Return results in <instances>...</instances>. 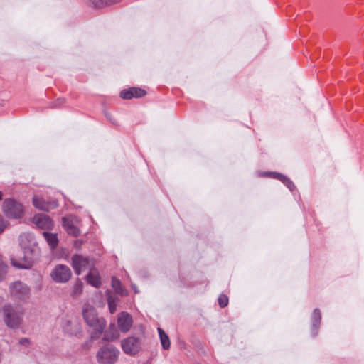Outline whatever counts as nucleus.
<instances>
[{
	"mask_svg": "<svg viewBox=\"0 0 364 364\" xmlns=\"http://www.w3.org/2000/svg\"><path fill=\"white\" fill-rule=\"evenodd\" d=\"M112 287L116 293L120 295H123L124 294L125 289L122 285L120 280L114 277L112 278Z\"/></svg>",
	"mask_w": 364,
	"mask_h": 364,
	"instance_id": "412c9836",
	"label": "nucleus"
},
{
	"mask_svg": "<svg viewBox=\"0 0 364 364\" xmlns=\"http://www.w3.org/2000/svg\"><path fill=\"white\" fill-rule=\"evenodd\" d=\"M158 332L163 348L164 350L169 349L171 343L168 335L160 328H158Z\"/></svg>",
	"mask_w": 364,
	"mask_h": 364,
	"instance_id": "6ab92c4d",
	"label": "nucleus"
},
{
	"mask_svg": "<svg viewBox=\"0 0 364 364\" xmlns=\"http://www.w3.org/2000/svg\"><path fill=\"white\" fill-rule=\"evenodd\" d=\"M72 276L70 269L65 264H58L50 272V277L57 283H65Z\"/></svg>",
	"mask_w": 364,
	"mask_h": 364,
	"instance_id": "0eeeda50",
	"label": "nucleus"
},
{
	"mask_svg": "<svg viewBox=\"0 0 364 364\" xmlns=\"http://www.w3.org/2000/svg\"><path fill=\"white\" fill-rule=\"evenodd\" d=\"M9 293L11 299L15 301H26L29 298L30 289L24 283L16 281L10 284Z\"/></svg>",
	"mask_w": 364,
	"mask_h": 364,
	"instance_id": "20e7f679",
	"label": "nucleus"
},
{
	"mask_svg": "<svg viewBox=\"0 0 364 364\" xmlns=\"http://www.w3.org/2000/svg\"><path fill=\"white\" fill-rule=\"evenodd\" d=\"M264 176L282 181L291 191H294L296 188L294 183L289 178L282 173L277 172H265Z\"/></svg>",
	"mask_w": 364,
	"mask_h": 364,
	"instance_id": "ddd939ff",
	"label": "nucleus"
},
{
	"mask_svg": "<svg viewBox=\"0 0 364 364\" xmlns=\"http://www.w3.org/2000/svg\"><path fill=\"white\" fill-rule=\"evenodd\" d=\"M72 267L75 274L80 275L82 271L92 269L94 263L88 257L75 254L72 257Z\"/></svg>",
	"mask_w": 364,
	"mask_h": 364,
	"instance_id": "423d86ee",
	"label": "nucleus"
},
{
	"mask_svg": "<svg viewBox=\"0 0 364 364\" xmlns=\"http://www.w3.org/2000/svg\"><path fill=\"white\" fill-rule=\"evenodd\" d=\"M7 265L0 262V281H2L7 273Z\"/></svg>",
	"mask_w": 364,
	"mask_h": 364,
	"instance_id": "bb28decb",
	"label": "nucleus"
},
{
	"mask_svg": "<svg viewBox=\"0 0 364 364\" xmlns=\"http://www.w3.org/2000/svg\"><path fill=\"white\" fill-rule=\"evenodd\" d=\"M312 326L315 330H318L321 320V311L318 309H314L312 314Z\"/></svg>",
	"mask_w": 364,
	"mask_h": 364,
	"instance_id": "aec40b11",
	"label": "nucleus"
},
{
	"mask_svg": "<svg viewBox=\"0 0 364 364\" xmlns=\"http://www.w3.org/2000/svg\"><path fill=\"white\" fill-rule=\"evenodd\" d=\"M313 334H314V336H316V335H317V332H313Z\"/></svg>",
	"mask_w": 364,
	"mask_h": 364,
	"instance_id": "2f4dec72",
	"label": "nucleus"
},
{
	"mask_svg": "<svg viewBox=\"0 0 364 364\" xmlns=\"http://www.w3.org/2000/svg\"><path fill=\"white\" fill-rule=\"evenodd\" d=\"M4 321L10 328H16L19 326L21 321V313L15 310L10 304L4 305L3 307Z\"/></svg>",
	"mask_w": 364,
	"mask_h": 364,
	"instance_id": "39448f33",
	"label": "nucleus"
},
{
	"mask_svg": "<svg viewBox=\"0 0 364 364\" xmlns=\"http://www.w3.org/2000/svg\"><path fill=\"white\" fill-rule=\"evenodd\" d=\"M2 197H3L2 193L0 191V200H2Z\"/></svg>",
	"mask_w": 364,
	"mask_h": 364,
	"instance_id": "7c9ffc66",
	"label": "nucleus"
},
{
	"mask_svg": "<svg viewBox=\"0 0 364 364\" xmlns=\"http://www.w3.org/2000/svg\"><path fill=\"white\" fill-rule=\"evenodd\" d=\"M46 242L52 250H54L58 244V239L56 234L43 232V233Z\"/></svg>",
	"mask_w": 364,
	"mask_h": 364,
	"instance_id": "a211bd4d",
	"label": "nucleus"
},
{
	"mask_svg": "<svg viewBox=\"0 0 364 364\" xmlns=\"http://www.w3.org/2000/svg\"><path fill=\"white\" fill-rule=\"evenodd\" d=\"M33 205L35 208L43 211H49L58 206L56 200L46 201L43 198L36 196L33 198Z\"/></svg>",
	"mask_w": 364,
	"mask_h": 364,
	"instance_id": "9d476101",
	"label": "nucleus"
},
{
	"mask_svg": "<svg viewBox=\"0 0 364 364\" xmlns=\"http://www.w3.org/2000/svg\"><path fill=\"white\" fill-rule=\"evenodd\" d=\"M118 299L111 295L107 296V304L111 314H114L117 310V302Z\"/></svg>",
	"mask_w": 364,
	"mask_h": 364,
	"instance_id": "5701e85b",
	"label": "nucleus"
},
{
	"mask_svg": "<svg viewBox=\"0 0 364 364\" xmlns=\"http://www.w3.org/2000/svg\"><path fill=\"white\" fill-rule=\"evenodd\" d=\"M121 347L125 354L134 355L141 349V341L135 336H130L121 341Z\"/></svg>",
	"mask_w": 364,
	"mask_h": 364,
	"instance_id": "6e6552de",
	"label": "nucleus"
},
{
	"mask_svg": "<svg viewBox=\"0 0 364 364\" xmlns=\"http://www.w3.org/2000/svg\"><path fill=\"white\" fill-rule=\"evenodd\" d=\"M72 324V322L70 321H65V324L63 325V328L65 331H66L68 333H70L71 335L73 334H77V330L78 328L77 325L75 324V329L73 330L69 328V326Z\"/></svg>",
	"mask_w": 364,
	"mask_h": 364,
	"instance_id": "393cba45",
	"label": "nucleus"
},
{
	"mask_svg": "<svg viewBox=\"0 0 364 364\" xmlns=\"http://www.w3.org/2000/svg\"><path fill=\"white\" fill-rule=\"evenodd\" d=\"M21 345H26L29 343V340L28 338H21L19 341Z\"/></svg>",
	"mask_w": 364,
	"mask_h": 364,
	"instance_id": "c756f323",
	"label": "nucleus"
},
{
	"mask_svg": "<svg viewBox=\"0 0 364 364\" xmlns=\"http://www.w3.org/2000/svg\"><path fill=\"white\" fill-rule=\"evenodd\" d=\"M82 316L86 323L93 328L91 339L95 340L100 338L106 326L105 320L103 318H99L95 309L89 304L83 307Z\"/></svg>",
	"mask_w": 364,
	"mask_h": 364,
	"instance_id": "f257e3e1",
	"label": "nucleus"
},
{
	"mask_svg": "<svg viewBox=\"0 0 364 364\" xmlns=\"http://www.w3.org/2000/svg\"><path fill=\"white\" fill-rule=\"evenodd\" d=\"M83 284L80 281H77L73 286V294L78 296L82 291Z\"/></svg>",
	"mask_w": 364,
	"mask_h": 364,
	"instance_id": "b1692460",
	"label": "nucleus"
},
{
	"mask_svg": "<svg viewBox=\"0 0 364 364\" xmlns=\"http://www.w3.org/2000/svg\"><path fill=\"white\" fill-rule=\"evenodd\" d=\"M33 222L39 228L43 230H50L53 226L51 218L45 214H37L33 218Z\"/></svg>",
	"mask_w": 364,
	"mask_h": 364,
	"instance_id": "9b49d317",
	"label": "nucleus"
},
{
	"mask_svg": "<svg viewBox=\"0 0 364 364\" xmlns=\"http://www.w3.org/2000/svg\"><path fill=\"white\" fill-rule=\"evenodd\" d=\"M87 281L90 284L97 288L101 285L100 277L98 272L93 269H91L87 275Z\"/></svg>",
	"mask_w": 364,
	"mask_h": 364,
	"instance_id": "4468645a",
	"label": "nucleus"
},
{
	"mask_svg": "<svg viewBox=\"0 0 364 364\" xmlns=\"http://www.w3.org/2000/svg\"><path fill=\"white\" fill-rule=\"evenodd\" d=\"M65 102V98H58L55 102H53V107H58L63 105Z\"/></svg>",
	"mask_w": 364,
	"mask_h": 364,
	"instance_id": "cd10ccee",
	"label": "nucleus"
},
{
	"mask_svg": "<svg viewBox=\"0 0 364 364\" xmlns=\"http://www.w3.org/2000/svg\"><path fill=\"white\" fill-rule=\"evenodd\" d=\"M218 304L221 308H224L228 304V298L225 294H221L218 297Z\"/></svg>",
	"mask_w": 364,
	"mask_h": 364,
	"instance_id": "a878e982",
	"label": "nucleus"
},
{
	"mask_svg": "<svg viewBox=\"0 0 364 364\" xmlns=\"http://www.w3.org/2000/svg\"><path fill=\"white\" fill-rule=\"evenodd\" d=\"M92 5L95 8H104L105 6H109L113 4H117L121 1V0H90Z\"/></svg>",
	"mask_w": 364,
	"mask_h": 364,
	"instance_id": "f3484780",
	"label": "nucleus"
},
{
	"mask_svg": "<svg viewBox=\"0 0 364 364\" xmlns=\"http://www.w3.org/2000/svg\"><path fill=\"white\" fill-rule=\"evenodd\" d=\"M119 350L112 345L107 344L98 350L96 358L100 364H114L118 360Z\"/></svg>",
	"mask_w": 364,
	"mask_h": 364,
	"instance_id": "f03ea898",
	"label": "nucleus"
},
{
	"mask_svg": "<svg viewBox=\"0 0 364 364\" xmlns=\"http://www.w3.org/2000/svg\"><path fill=\"white\" fill-rule=\"evenodd\" d=\"M146 94V91L139 87H131L127 90H123L120 92V97L122 99L129 100L132 97H141Z\"/></svg>",
	"mask_w": 364,
	"mask_h": 364,
	"instance_id": "f8f14e48",
	"label": "nucleus"
},
{
	"mask_svg": "<svg viewBox=\"0 0 364 364\" xmlns=\"http://www.w3.org/2000/svg\"><path fill=\"white\" fill-rule=\"evenodd\" d=\"M11 264L13 266L20 268V269H28L31 266L32 264V258L28 257L26 258L23 263L18 262L15 259H11Z\"/></svg>",
	"mask_w": 364,
	"mask_h": 364,
	"instance_id": "4be33fe9",
	"label": "nucleus"
},
{
	"mask_svg": "<svg viewBox=\"0 0 364 364\" xmlns=\"http://www.w3.org/2000/svg\"><path fill=\"white\" fill-rule=\"evenodd\" d=\"M2 209L8 218H21L23 215V205L12 198H7L4 201Z\"/></svg>",
	"mask_w": 364,
	"mask_h": 364,
	"instance_id": "7ed1b4c3",
	"label": "nucleus"
},
{
	"mask_svg": "<svg viewBox=\"0 0 364 364\" xmlns=\"http://www.w3.org/2000/svg\"><path fill=\"white\" fill-rule=\"evenodd\" d=\"M6 226V222L4 220L3 217L0 215V233H1Z\"/></svg>",
	"mask_w": 364,
	"mask_h": 364,
	"instance_id": "c85d7f7f",
	"label": "nucleus"
},
{
	"mask_svg": "<svg viewBox=\"0 0 364 364\" xmlns=\"http://www.w3.org/2000/svg\"><path fill=\"white\" fill-rule=\"evenodd\" d=\"M63 226L68 234L73 235V236L75 237L80 234L79 229L77 227H75L70 220L66 219L65 218H63Z\"/></svg>",
	"mask_w": 364,
	"mask_h": 364,
	"instance_id": "dca6fc26",
	"label": "nucleus"
},
{
	"mask_svg": "<svg viewBox=\"0 0 364 364\" xmlns=\"http://www.w3.org/2000/svg\"><path fill=\"white\" fill-rule=\"evenodd\" d=\"M119 334L116 329L115 324L112 323L109 325V329L105 331L103 339L105 341H113L118 338Z\"/></svg>",
	"mask_w": 364,
	"mask_h": 364,
	"instance_id": "2eb2a0df",
	"label": "nucleus"
},
{
	"mask_svg": "<svg viewBox=\"0 0 364 364\" xmlns=\"http://www.w3.org/2000/svg\"><path fill=\"white\" fill-rule=\"evenodd\" d=\"M132 318L127 312L122 311L119 314L117 317V325L121 332H128L132 326Z\"/></svg>",
	"mask_w": 364,
	"mask_h": 364,
	"instance_id": "1a4fd4ad",
	"label": "nucleus"
}]
</instances>
